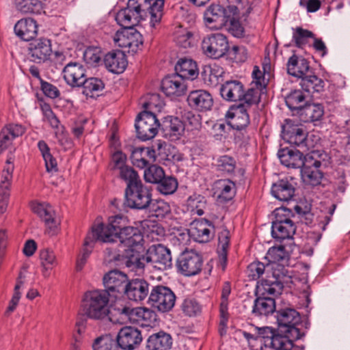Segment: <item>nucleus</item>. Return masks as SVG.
I'll list each match as a JSON object with an SVG mask.
<instances>
[{"instance_id": "obj_1", "label": "nucleus", "mask_w": 350, "mask_h": 350, "mask_svg": "<svg viewBox=\"0 0 350 350\" xmlns=\"http://www.w3.org/2000/svg\"><path fill=\"white\" fill-rule=\"evenodd\" d=\"M159 96L157 94L150 95L148 100L142 103L144 110L136 118L135 129L137 136L142 141L152 139L158 133L161 124L155 114L151 111L157 107H160Z\"/></svg>"}, {"instance_id": "obj_2", "label": "nucleus", "mask_w": 350, "mask_h": 350, "mask_svg": "<svg viewBox=\"0 0 350 350\" xmlns=\"http://www.w3.org/2000/svg\"><path fill=\"white\" fill-rule=\"evenodd\" d=\"M109 295L107 291L94 290L85 293L83 299V308L90 319L102 320L109 314Z\"/></svg>"}, {"instance_id": "obj_3", "label": "nucleus", "mask_w": 350, "mask_h": 350, "mask_svg": "<svg viewBox=\"0 0 350 350\" xmlns=\"http://www.w3.org/2000/svg\"><path fill=\"white\" fill-rule=\"evenodd\" d=\"M123 220L122 216L119 215L110 217L107 225L103 223L94 226L92 232L85 239V245H92L96 241L104 243H113L118 234L123 229L121 223Z\"/></svg>"}, {"instance_id": "obj_4", "label": "nucleus", "mask_w": 350, "mask_h": 350, "mask_svg": "<svg viewBox=\"0 0 350 350\" xmlns=\"http://www.w3.org/2000/svg\"><path fill=\"white\" fill-rule=\"evenodd\" d=\"M273 215L274 216L271 226L273 238L278 241L293 238L296 231V226L292 220L294 214L291 210L280 207L273 211Z\"/></svg>"}, {"instance_id": "obj_5", "label": "nucleus", "mask_w": 350, "mask_h": 350, "mask_svg": "<svg viewBox=\"0 0 350 350\" xmlns=\"http://www.w3.org/2000/svg\"><path fill=\"white\" fill-rule=\"evenodd\" d=\"M304 129L295 124L291 120L286 119L282 125V137L288 144L297 146L303 152L315 151V143Z\"/></svg>"}, {"instance_id": "obj_6", "label": "nucleus", "mask_w": 350, "mask_h": 350, "mask_svg": "<svg viewBox=\"0 0 350 350\" xmlns=\"http://www.w3.org/2000/svg\"><path fill=\"white\" fill-rule=\"evenodd\" d=\"M164 0H156L152 2L150 0H129L127 7L137 14L141 19L150 15L151 26L154 27L158 24L163 16Z\"/></svg>"}, {"instance_id": "obj_7", "label": "nucleus", "mask_w": 350, "mask_h": 350, "mask_svg": "<svg viewBox=\"0 0 350 350\" xmlns=\"http://www.w3.org/2000/svg\"><path fill=\"white\" fill-rule=\"evenodd\" d=\"M176 297L172 289L163 285L152 286L148 296V303L161 312H167L175 306Z\"/></svg>"}, {"instance_id": "obj_8", "label": "nucleus", "mask_w": 350, "mask_h": 350, "mask_svg": "<svg viewBox=\"0 0 350 350\" xmlns=\"http://www.w3.org/2000/svg\"><path fill=\"white\" fill-rule=\"evenodd\" d=\"M126 204L131 208L147 209L152 200L151 190L142 182L125 189Z\"/></svg>"}, {"instance_id": "obj_9", "label": "nucleus", "mask_w": 350, "mask_h": 350, "mask_svg": "<svg viewBox=\"0 0 350 350\" xmlns=\"http://www.w3.org/2000/svg\"><path fill=\"white\" fill-rule=\"evenodd\" d=\"M288 263H276L267 265V267L271 266L274 280L270 282L265 280L262 283V295L266 293L268 295L281 293L284 284H287L291 280L288 271L286 269V266H288Z\"/></svg>"}, {"instance_id": "obj_10", "label": "nucleus", "mask_w": 350, "mask_h": 350, "mask_svg": "<svg viewBox=\"0 0 350 350\" xmlns=\"http://www.w3.org/2000/svg\"><path fill=\"white\" fill-rule=\"evenodd\" d=\"M203 53L208 57L219 59L229 50L227 37L220 33H212L204 37L201 43Z\"/></svg>"}, {"instance_id": "obj_11", "label": "nucleus", "mask_w": 350, "mask_h": 350, "mask_svg": "<svg viewBox=\"0 0 350 350\" xmlns=\"http://www.w3.org/2000/svg\"><path fill=\"white\" fill-rule=\"evenodd\" d=\"M202 257L193 250L183 252L176 260L178 271L187 277L198 274L202 270Z\"/></svg>"}, {"instance_id": "obj_12", "label": "nucleus", "mask_w": 350, "mask_h": 350, "mask_svg": "<svg viewBox=\"0 0 350 350\" xmlns=\"http://www.w3.org/2000/svg\"><path fill=\"white\" fill-rule=\"evenodd\" d=\"M319 152L312 151L305 154V165L301 169V176L303 181L312 186H317L321 183L323 174L319 170L321 165L320 161L317 159Z\"/></svg>"}, {"instance_id": "obj_13", "label": "nucleus", "mask_w": 350, "mask_h": 350, "mask_svg": "<svg viewBox=\"0 0 350 350\" xmlns=\"http://www.w3.org/2000/svg\"><path fill=\"white\" fill-rule=\"evenodd\" d=\"M113 39L116 45L121 48H128V52L133 54L142 49L143 45L142 36L135 28L118 30Z\"/></svg>"}, {"instance_id": "obj_14", "label": "nucleus", "mask_w": 350, "mask_h": 350, "mask_svg": "<svg viewBox=\"0 0 350 350\" xmlns=\"http://www.w3.org/2000/svg\"><path fill=\"white\" fill-rule=\"evenodd\" d=\"M113 259L137 275H142L144 271L146 258L134 249H124L122 254L114 255Z\"/></svg>"}, {"instance_id": "obj_15", "label": "nucleus", "mask_w": 350, "mask_h": 350, "mask_svg": "<svg viewBox=\"0 0 350 350\" xmlns=\"http://www.w3.org/2000/svg\"><path fill=\"white\" fill-rule=\"evenodd\" d=\"M144 258L146 262L154 264L159 269H167L172 266L170 249L160 243L150 245L146 250Z\"/></svg>"}, {"instance_id": "obj_16", "label": "nucleus", "mask_w": 350, "mask_h": 350, "mask_svg": "<svg viewBox=\"0 0 350 350\" xmlns=\"http://www.w3.org/2000/svg\"><path fill=\"white\" fill-rule=\"evenodd\" d=\"M301 318L299 312L293 308H284L277 312V321L279 327L285 333L294 334L297 337L299 330L297 325L300 323Z\"/></svg>"}, {"instance_id": "obj_17", "label": "nucleus", "mask_w": 350, "mask_h": 350, "mask_svg": "<svg viewBox=\"0 0 350 350\" xmlns=\"http://www.w3.org/2000/svg\"><path fill=\"white\" fill-rule=\"evenodd\" d=\"M264 338V347L262 350H293V341L287 336L275 334L272 329L260 331Z\"/></svg>"}, {"instance_id": "obj_18", "label": "nucleus", "mask_w": 350, "mask_h": 350, "mask_svg": "<svg viewBox=\"0 0 350 350\" xmlns=\"http://www.w3.org/2000/svg\"><path fill=\"white\" fill-rule=\"evenodd\" d=\"M204 21L211 29H219L227 25L229 16L227 10L219 4H211L204 12Z\"/></svg>"}, {"instance_id": "obj_19", "label": "nucleus", "mask_w": 350, "mask_h": 350, "mask_svg": "<svg viewBox=\"0 0 350 350\" xmlns=\"http://www.w3.org/2000/svg\"><path fill=\"white\" fill-rule=\"evenodd\" d=\"M105 288L104 291H107L108 295H113L116 293H124L129 279L127 275L118 270L114 269L106 273L103 279Z\"/></svg>"}, {"instance_id": "obj_20", "label": "nucleus", "mask_w": 350, "mask_h": 350, "mask_svg": "<svg viewBox=\"0 0 350 350\" xmlns=\"http://www.w3.org/2000/svg\"><path fill=\"white\" fill-rule=\"evenodd\" d=\"M142 341L141 331L132 326H125L121 328L117 336L118 346L124 350H133Z\"/></svg>"}, {"instance_id": "obj_21", "label": "nucleus", "mask_w": 350, "mask_h": 350, "mask_svg": "<svg viewBox=\"0 0 350 350\" xmlns=\"http://www.w3.org/2000/svg\"><path fill=\"white\" fill-rule=\"evenodd\" d=\"M225 117L228 124L237 131L245 129L250 122L248 109L243 105H234L231 106Z\"/></svg>"}, {"instance_id": "obj_22", "label": "nucleus", "mask_w": 350, "mask_h": 350, "mask_svg": "<svg viewBox=\"0 0 350 350\" xmlns=\"http://www.w3.org/2000/svg\"><path fill=\"white\" fill-rule=\"evenodd\" d=\"M156 146L159 154H160L163 147V144L161 142L157 143L155 145L152 146V148L149 147H138L134 148L131 155L132 163L136 167L143 169L147 167L150 163L155 161L156 150L154 148Z\"/></svg>"}, {"instance_id": "obj_23", "label": "nucleus", "mask_w": 350, "mask_h": 350, "mask_svg": "<svg viewBox=\"0 0 350 350\" xmlns=\"http://www.w3.org/2000/svg\"><path fill=\"white\" fill-rule=\"evenodd\" d=\"M29 57L31 62L40 64L48 60L52 53L51 42L47 38L33 40L28 48Z\"/></svg>"}, {"instance_id": "obj_24", "label": "nucleus", "mask_w": 350, "mask_h": 350, "mask_svg": "<svg viewBox=\"0 0 350 350\" xmlns=\"http://www.w3.org/2000/svg\"><path fill=\"white\" fill-rule=\"evenodd\" d=\"M215 226L206 219L194 221L189 230L190 236L197 242L207 243L213 239Z\"/></svg>"}, {"instance_id": "obj_25", "label": "nucleus", "mask_w": 350, "mask_h": 350, "mask_svg": "<svg viewBox=\"0 0 350 350\" xmlns=\"http://www.w3.org/2000/svg\"><path fill=\"white\" fill-rule=\"evenodd\" d=\"M163 136L172 142L179 140L184 135L185 125L177 117L167 116L161 124Z\"/></svg>"}, {"instance_id": "obj_26", "label": "nucleus", "mask_w": 350, "mask_h": 350, "mask_svg": "<svg viewBox=\"0 0 350 350\" xmlns=\"http://www.w3.org/2000/svg\"><path fill=\"white\" fill-rule=\"evenodd\" d=\"M126 286L124 293L129 299L133 301L144 300L150 293V284L144 279H133L128 281Z\"/></svg>"}, {"instance_id": "obj_27", "label": "nucleus", "mask_w": 350, "mask_h": 350, "mask_svg": "<svg viewBox=\"0 0 350 350\" xmlns=\"http://www.w3.org/2000/svg\"><path fill=\"white\" fill-rule=\"evenodd\" d=\"M63 75L68 85L72 88H80L86 77V70L80 63L70 62L64 68Z\"/></svg>"}, {"instance_id": "obj_28", "label": "nucleus", "mask_w": 350, "mask_h": 350, "mask_svg": "<svg viewBox=\"0 0 350 350\" xmlns=\"http://www.w3.org/2000/svg\"><path fill=\"white\" fill-rule=\"evenodd\" d=\"M187 102L191 108L200 111H208L213 105L211 94L204 90L191 91L187 97Z\"/></svg>"}, {"instance_id": "obj_29", "label": "nucleus", "mask_w": 350, "mask_h": 350, "mask_svg": "<svg viewBox=\"0 0 350 350\" xmlns=\"http://www.w3.org/2000/svg\"><path fill=\"white\" fill-rule=\"evenodd\" d=\"M304 152L288 148H282L278 152L281 163L288 168H302L305 165Z\"/></svg>"}, {"instance_id": "obj_30", "label": "nucleus", "mask_w": 350, "mask_h": 350, "mask_svg": "<svg viewBox=\"0 0 350 350\" xmlns=\"http://www.w3.org/2000/svg\"><path fill=\"white\" fill-rule=\"evenodd\" d=\"M161 90L167 96L178 97L185 94L187 85L180 76L173 75L167 76L162 80Z\"/></svg>"}, {"instance_id": "obj_31", "label": "nucleus", "mask_w": 350, "mask_h": 350, "mask_svg": "<svg viewBox=\"0 0 350 350\" xmlns=\"http://www.w3.org/2000/svg\"><path fill=\"white\" fill-rule=\"evenodd\" d=\"M103 61L106 68L116 74L122 73L128 64L126 55L120 50L109 52L105 55Z\"/></svg>"}, {"instance_id": "obj_32", "label": "nucleus", "mask_w": 350, "mask_h": 350, "mask_svg": "<svg viewBox=\"0 0 350 350\" xmlns=\"http://www.w3.org/2000/svg\"><path fill=\"white\" fill-rule=\"evenodd\" d=\"M117 237L114 242H119L129 249H133V247L142 245L144 241V237L140 230L131 226L123 228Z\"/></svg>"}, {"instance_id": "obj_33", "label": "nucleus", "mask_w": 350, "mask_h": 350, "mask_svg": "<svg viewBox=\"0 0 350 350\" xmlns=\"http://www.w3.org/2000/svg\"><path fill=\"white\" fill-rule=\"evenodd\" d=\"M38 24L31 18H24L19 20L14 25V32L21 40L29 41L33 40L38 33Z\"/></svg>"}, {"instance_id": "obj_34", "label": "nucleus", "mask_w": 350, "mask_h": 350, "mask_svg": "<svg viewBox=\"0 0 350 350\" xmlns=\"http://www.w3.org/2000/svg\"><path fill=\"white\" fill-rule=\"evenodd\" d=\"M219 92L224 100L230 102L239 101L244 92V85L237 80L226 81L221 85Z\"/></svg>"}, {"instance_id": "obj_35", "label": "nucleus", "mask_w": 350, "mask_h": 350, "mask_svg": "<svg viewBox=\"0 0 350 350\" xmlns=\"http://www.w3.org/2000/svg\"><path fill=\"white\" fill-rule=\"evenodd\" d=\"M172 345L171 335L164 331H159L149 336L146 348L147 350H169Z\"/></svg>"}, {"instance_id": "obj_36", "label": "nucleus", "mask_w": 350, "mask_h": 350, "mask_svg": "<svg viewBox=\"0 0 350 350\" xmlns=\"http://www.w3.org/2000/svg\"><path fill=\"white\" fill-rule=\"evenodd\" d=\"M295 188L293 183L287 179H281L273 183L271 187V194L280 201H289L295 195Z\"/></svg>"}, {"instance_id": "obj_37", "label": "nucleus", "mask_w": 350, "mask_h": 350, "mask_svg": "<svg viewBox=\"0 0 350 350\" xmlns=\"http://www.w3.org/2000/svg\"><path fill=\"white\" fill-rule=\"evenodd\" d=\"M287 72L290 75L301 79L310 72L309 62L304 57L293 55L288 60Z\"/></svg>"}, {"instance_id": "obj_38", "label": "nucleus", "mask_w": 350, "mask_h": 350, "mask_svg": "<svg viewBox=\"0 0 350 350\" xmlns=\"http://www.w3.org/2000/svg\"><path fill=\"white\" fill-rule=\"evenodd\" d=\"M176 75L183 79H196L198 75V69L196 62L189 58L180 59L175 66Z\"/></svg>"}, {"instance_id": "obj_39", "label": "nucleus", "mask_w": 350, "mask_h": 350, "mask_svg": "<svg viewBox=\"0 0 350 350\" xmlns=\"http://www.w3.org/2000/svg\"><path fill=\"white\" fill-rule=\"evenodd\" d=\"M215 193L221 202L231 200L236 193L235 183L229 179H220L215 183Z\"/></svg>"}, {"instance_id": "obj_40", "label": "nucleus", "mask_w": 350, "mask_h": 350, "mask_svg": "<svg viewBox=\"0 0 350 350\" xmlns=\"http://www.w3.org/2000/svg\"><path fill=\"white\" fill-rule=\"evenodd\" d=\"M224 73V70L221 66L213 64L204 66L202 76L208 85L216 87L223 81Z\"/></svg>"}, {"instance_id": "obj_41", "label": "nucleus", "mask_w": 350, "mask_h": 350, "mask_svg": "<svg viewBox=\"0 0 350 350\" xmlns=\"http://www.w3.org/2000/svg\"><path fill=\"white\" fill-rule=\"evenodd\" d=\"M32 211L36 213L50 229L57 228L58 221L55 217V212L52 206L48 204H33Z\"/></svg>"}, {"instance_id": "obj_42", "label": "nucleus", "mask_w": 350, "mask_h": 350, "mask_svg": "<svg viewBox=\"0 0 350 350\" xmlns=\"http://www.w3.org/2000/svg\"><path fill=\"white\" fill-rule=\"evenodd\" d=\"M300 79L299 85L302 90L309 94H312L315 92H321L324 89V81L312 74L311 71Z\"/></svg>"}, {"instance_id": "obj_43", "label": "nucleus", "mask_w": 350, "mask_h": 350, "mask_svg": "<svg viewBox=\"0 0 350 350\" xmlns=\"http://www.w3.org/2000/svg\"><path fill=\"white\" fill-rule=\"evenodd\" d=\"M275 310V301L271 297H258L254 301L252 314L256 317L268 316Z\"/></svg>"}, {"instance_id": "obj_44", "label": "nucleus", "mask_w": 350, "mask_h": 350, "mask_svg": "<svg viewBox=\"0 0 350 350\" xmlns=\"http://www.w3.org/2000/svg\"><path fill=\"white\" fill-rule=\"evenodd\" d=\"M80 88H82V94L87 97L93 98L98 96L105 88L103 81L96 77L85 78Z\"/></svg>"}, {"instance_id": "obj_45", "label": "nucleus", "mask_w": 350, "mask_h": 350, "mask_svg": "<svg viewBox=\"0 0 350 350\" xmlns=\"http://www.w3.org/2000/svg\"><path fill=\"white\" fill-rule=\"evenodd\" d=\"M154 317V312L146 308H131L128 320L131 323L147 325Z\"/></svg>"}, {"instance_id": "obj_46", "label": "nucleus", "mask_w": 350, "mask_h": 350, "mask_svg": "<svg viewBox=\"0 0 350 350\" xmlns=\"http://www.w3.org/2000/svg\"><path fill=\"white\" fill-rule=\"evenodd\" d=\"M142 19L127 6L120 10L116 16V21L123 29L133 28Z\"/></svg>"}, {"instance_id": "obj_47", "label": "nucleus", "mask_w": 350, "mask_h": 350, "mask_svg": "<svg viewBox=\"0 0 350 350\" xmlns=\"http://www.w3.org/2000/svg\"><path fill=\"white\" fill-rule=\"evenodd\" d=\"M40 260L42 267V275L48 278L51 275L50 271L57 265L56 256L53 250L46 248L40 250Z\"/></svg>"}, {"instance_id": "obj_48", "label": "nucleus", "mask_w": 350, "mask_h": 350, "mask_svg": "<svg viewBox=\"0 0 350 350\" xmlns=\"http://www.w3.org/2000/svg\"><path fill=\"white\" fill-rule=\"evenodd\" d=\"M173 36L174 41L179 47L188 49L193 45L194 39L192 32L182 26L176 27Z\"/></svg>"}, {"instance_id": "obj_49", "label": "nucleus", "mask_w": 350, "mask_h": 350, "mask_svg": "<svg viewBox=\"0 0 350 350\" xmlns=\"http://www.w3.org/2000/svg\"><path fill=\"white\" fill-rule=\"evenodd\" d=\"M269 263L267 265L276 263H288L289 254L284 245L273 246L269 249L265 256Z\"/></svg>"}, {"instance_id": "obj_50", "label": "nucleus", "mask_w": 350, "mask_h": 350, "mask_svg": "<svg viewBox=\"0 0 350 350\" xmlns=\"http://www.w3.org/2000/svg\"><path fill=\"white\" fill-rule=\"evenodd\" d=\"M285 102L291 111H297L299 113L306 105V96L301 90H295L286 96Z\"/></svg>"}, {"instance_id": "obj_51", "label": "nucleus", "mask_w": 350, "mask_h": 350, "mask_svg": "<svg viewBox=\"0 0 350 350\" xmlns=\"http://www.w3.org/2000/svg\"><path fill=\"white\" fill-rule=\"evenodd\" d=\"M304 116L306 122H315L319 120L324 114L323 108L319 104H306L299 113Z\"/></svg>"}, {"instance_id": "obj_52", "label": "nucleus", "mask_w": 350, "mask_h": 350, "mask_svg": "<svg viewBox=\"0 0 350 350\" xmlns=\"http://www.w3.org/2000/svg\"><path fill=\"white\" fill-rule=\"evenodd\" d=\"M16 9L25 14H40L42 3L40 0H15Z\"/></svg>"}, {"instance_id": "obj_53", "label": "nucleus", "mask_w": 350, "mask_h": 350, "mask_svg": "<svg viewBox=\"0 0 350 350\" xmlns=\"http://www.w3.org/2000/svg\"><path fill=\"white\" fill-rule=\"evenodd\" d=\"M14 166L13 164V159L9 157L5 165L4 166L0 182V191H10L13 178V172Z\"/></svg>"}, {"instance_id": "obj_54", "label": "nucleus", "mask_w": 350, "mask_h": 350, "mask_svg": "<svg viewBox=\"0 0 350 350\" xmlns=\"http://www.w3.org/2000/svg\"><path fill=\"white\" fill-rule=\"evenodd\" d=\"M206 198L199 194H193L187 200L188 211H191L193 214H197L199 216H201L204 213V210L206 208Z\"/></svg>"}, {"instance_id": "obj_55", "label": "nucleus", "mask_w": 350, "mask_h": 350, "mask_svg": "<svg viewBox=\"0 0 350 350\" xmlns=\"http://www.w3.org/2000/svg\"><path fill=\"white\" fill-rule=\"evenodd\" d=\"M260 88H251L246 92H243L241 99L240 101L243 102L239 103V105H243L245 108L249 109L252 105H258L260 100Z\"/></svg>"}, {"instance_id": "obj_56", "label": "nucleus", "mask_w": 350, "mask_h": 350, "mask_svg": "<svg viewBox=\"0 0 350 350\" xmlns=\"http://www.w3.org/2000/svg\"><path fill=\"white\" fill-rule=\"evenodd\" d=\"M118 342L109 334L100 336L92 344L94 350H118Z\"/></svg>"}, {"instance_id": "obj_57", "label": "nucleus", "mask_w": 350, "mask_h": 350, "mask_svg": "<svg viewBox=\"0 0 350 350\" xmlns=\"http://www.w3.org/2000/svg\"><path fill=\"white\" fill-rule=\"evenodd\" d=\"M231 293V285L229 282H225L222 286L221 304L219 307L221 317V323L226 324L228 320V297Z\"/></svg>"}, {"instance_id": "obj_58", "label": "nucleus", "mask_w": 350, "mask_h": 350, "mask_svg": "<svg viewBox=\"0 0 350 350\" xmlns=\"http://www.w3.org/2000/svg\"><path fill=\"white\" fill-rule=\"evenodd\" d=\"M163 169L157 165H152L144 170V179L146 182L158 184L164 178Z\"/></svg>"}, {"instance_id": "obj_59", "label": "nucleus", "mask_w": 350, "mask_h": 350, "mask_svg": "<svg viewBox=\"0 0 350 350\" xmlns=\"http://www.w3.org/2000/svg\"><path fill=\"white\" fill-rule=\"evenodd\" d=\"M103 53L100 47L89 46L83 53V59L86 64L95 66L101 62Z\"/></svg>"}, {"instance_id": "obj_60", "label": "nucleus", "mask_w": 350, "mask_h": 350, "mask_svg": "<svg viewBox=\"0 0 350 350\" xmlns=\"http://www.w3.org/2000/svg\"><path fill=\"white\" fill-rule=\"evenodd\" d=\"M236 163V161L232 157L223 155L217 161V170L223 174H230L234 172Z\"/></svg>"}, {"instance_id": "obj_61", "label": "nucleus", "mask_w": 350, "mask_h": 350, "mask_svg": "<svg viewBox=\"0 0 350 350\" xmlns=\"http://www.w3.org/2000/svg\"><path fill=\"white\" fill-rule=\"evenodd\" d=\"M178 188V181L173 176H165L159 181L157 189L164 195L174 193Z\"/></svg>"}, {"instance_id": "obj_62", "label": "nucleus", "mask_w": 350, "mask_h": 350, "mask_svg": "<svg viewBox=\"0 0 350 350\" xmlns=\"http://www.w3.org/2000/svg\"><path fill=\"white\" fill-rule=\"evenodd\" d=\"M119 176L122 180L126 182V188H129L130 185H137L138 182H142L137 172L132 167L129 165H126L119 171Z\"/></svg>"}, {"instance_id": "obj_63", "label": "nucleus", "mask_w": 350, "mask_h": 350, "mask_svg": "<svg viewBox=\"0 0 350 350\" xmlns=\"http://www.w3.org/2000/svg\"><path fill=\"white\" fill-rule=\"evenodd\" d=\"M183 312L189 317L196 316L201 312V306L199 303L191 297L185 298L180 306Z\"/></svg>"}, {"instance_id": "obj_64", "label": "nucleus", "mask_w": 350, "mask_h": 350, "mask_svg": "<svg viewBox=\"0 0 350 350\" xmlns=\"http://www.w3.org/2000/svg\"><path fill=\"white\" fill-rule=\"evenodd\" d=\"M148 208L154 213L157 217H163L170 212V206L168 203L163 200H151Z\"/></svg>"}]
</instances>
